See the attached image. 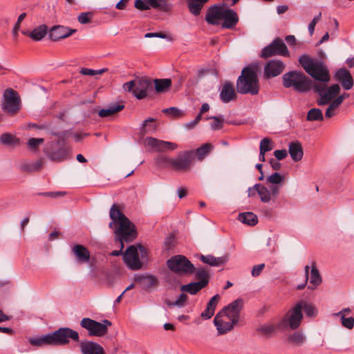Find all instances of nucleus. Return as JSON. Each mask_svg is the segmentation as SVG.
<instances>
[{
	"label": "nucleus",
	"instance_id": "obj_46",
	"mask_svg": "<svg viewBox=\"0 0 354 354\" xmlns=\"http://www.w3.org/2000/svg\"><path fill=\"white\" fill-rule=\"evenodd\" d=\"M187 298L188 297L186 294L181 293L176 301H172L168 300L166 301V304L169 307L177 306L178 308H181L185 306Z\"/></svg>",
	"mask_w": 354,
	"mask_h": 354
},
{
	"label": "nucleus",
	"instance_id": "obj_60",
	"mask_svg": "<svg viewBox=\"0 0 354 354\" xmlns=\"http://www.w3.org/2000/svg\"><path fill=\"white\" fill-rule=\"evenodd\" d=\"M78 21L82 24H86L91 21L90 12H82L77 17Z\"/></svg>",
	"mask_w": 354,
	"mask_h": 354
},
{
	"label": "nucleus",
	"instance_id": "obj_25",
	"mask_svg": "<svg viewBox=\"0 0 354 354\" xmlns=\"http://www.w3.org/2000/svg\"><path fill=\"white\" fill-rule=\"evenodd\" d=\"M219 95L223 103H229L234 100L236 97V93L233 84L229 82H225L221 87Z\"/></svg>",
	"mask_w": 354,
	"mask_h": 354
},
{
	"label": "nucleus",
	"instance_id": "obj_36",
	"mask_svg": "<svg viewBox=\"0 0 354 354\" xmlns=\"http://www.w3.org/2000/svg\"><path fill=\"white\" fill-rule=\"evenodd\" d=\"M187 7L192 14L195 16L198 15L201 13V9L203 6L209 0H188Z\"/></svg>",
	"mask_w": 354,
	"mask_h": 354
},
{
	"label": "nucleus",
	"instance_id": "obj_31",
	"mask_svg": "<svg viewBox=\"0 0 354 354\" xmlns=\"http://www.w3.org/2000/svg\"><path fill=\"white\" fill-rule=\"evenodd\" d=\"M200 259L211 266H220L227 261L226 257H215L212 255H201Z\"/></svg>",
	"mask_w": 354,
	"mask_h": 354
},
{
	"label": "nucleus",
	"instance_id": "obj_26",
	"mask_svg": "<svg viewBox=\"0 0 354 354\" xmlns=\"http://www.w3.org/2000/svg\"><path fill=\"white\" fill-rule=\"evenodd\" d=\"M221 24L223 28L232 29L239 21V17L236 12L232 9H225L223 15Z\"/></svg>",
	"mask_w": 354,
	"mask_h": 354
},
{
	"label": "nucleus",
	"instance_id": "obj_48",
	"mask_svg": "<svg viewBox=\"0 0 354 354\" xmlns=\"http://www.w3.org/2000/svg\"><path fill=\"white\" fill-rule=\"evenodd\" d=\"M44 142V140L43 138H32L28 140L27 145L30 151H36L37 150V149L39 148V145L43 144Z\"/></svg>",
	"mask_w": 354,
	"mask_h": 354
},
{
	"label": "nucleus",
	"instance_id": "obj_21",
	"mask_svg": "<svg viewBox=\"0 0 354 354\" xmlns=\"http://www.w3.org/2000/svg\"><path fill=\"white\" fill-rule=\"evenodd\" d=\"M80 347L82 354H106L104 348L95 342L82 341Z\"/></svg>",
	"mask_w": 354,
	"mask_h": 354
},
{
	"label": "nucleus",
	"instance_id": "obj_11",
	"mask_svg": "<svg viewBox=\"0 0 354 354\" xmlns=\"http://www.w3.org/2000/svg\"><path fill=\"white\" fill-rule=\"evenodd\" d=\"M111 322L108 319H104L98 322L90 318H83L80 322V326L85 328L90 336L102 337L108 332V328L111 326Z\"/></svg>",
	"mask_w": 354,
	"mask_h": 354
},
{
	"label": "nucleus",
	"instance_id": "obj_44",
	"mask_svg": "<svg viewBox=\"0 0 354 354\" xmlns=\"http://www.w3.org/2000/svg\"><path fill=\"white\" fill-rule=\"evenodd\" d=\"M322 281V277L319 274L318 270L315 266H313L310 272V283L313 284V287L311 288L310 286H309L308 288L313 289L316 288L319 284H321Z\"/></svg>",
	"mask_w": 354,
	"mask_h": 354
},
{
	"label": "nucleus",
	"instance_id": "obj_61",
	"mask_svg": "<svg viewBox=\"0 0 354 354\" xmlns=\"http://www.w3.org/2000/svg\"><path fill=\"white\" fill-rule=\"evenodd\" d=\"M337 108L338 106L335 104H334V102H332L326 111V117L331 118L333 115H335V111Z\"/></svg>",
	"mask_w": 354,
	"mask_h": 354
},
{
	"label": "nucleus",
	"instance_id": "obj_43",
	"mask_svg": "<svg viewBox=\"0 0 354 354\" xmlns=\"http://www.w3.org/2000/svg\"><path fill=\"white\" fill-rule=\"evenodd\" d=\"M297 304H300L301 312L302 313V310H304L307 316L314 317L316 315L317 310L312 304H308L305 301H301L298 302Z\"/></svg>",
	"mask_w": 354,
	"mask_h": 354
},
{
	"label": "nucleus",
	"instance_id": "obj_14",
	"mask_svg": "<svg viewBox=\"0 0 354 354\" xmlns=\"http://www.w3.org/2000/svg\"><path fill=\"white\" fill-rule=\"evenodd\" d=\"M144 145L150 150L158 152L174 151L178 148V145L168 141H164L152 137H147L144 140Z\"/></svg>",
	"mask_w": 354,
	"mask_h": 354
},
{
	"label": "nucleus",
	"instance_id": "obj_50",
	"mask_svg": "<svg viewBox=\"0 0 354 354\" xmlns=\"http://www.w3.org/2000/svg\"><path fill=\"white\" fill-rule=\"evenodd\" d=\"M273 149L272 142L269 138H264L260 142L259 151L268 152Z\"/></svg>",
	"mask_w": 354,
	"mask_h": 354
},
{
	"label": "nucleus",
	"instance_id": "obj_45",
	"mask_svg": "<svg viewBox=\"0 0 354 354\" xmlns=\"http://www.w3.org/2000/svg\"><path fill=\"white\" fill-rule=\"evenodd\" d=\"M307 120L308 121H322L324 120V115L319 109L313 108L308 111Z\"/></svg>",
	"mask_w": 354,
	"mask_h": 354
},
{
	"label": "nucleus",
	"instance_id": "obj_62",
	"mask_svg": "<svg viewBox=\"0 0 354 354\" xmlns=\"http://www.w3.org/2000/svg\"><path fill=\"white\" fill-rule=\"evenodd\" d=\"M163 113L170 115L173 117H178L180 115V111L176 107H169L163 110Z\"/></svg>",
	"mask_w": 354,
	"mask_h": 354
},
{
	"label": "nucleus",
	"instance_id": "obj_37",
	"mask_svg": "<svg viewBox=\"0 0 354 354\" xmlns=\"http://www.w3.org/2000/svg\"><path fill=\"white\" fill-rule=\"evenodd\" d=\"M239 220L243 223L248 225H255L258 223L257 216L250 212L239 214Z\"/></svg>",
	"mask_w": 354,
	"mask_h": 354
},
{
	"label": "nucleus",
	"instance_id": "obj_54",
	"mask_svg": "<svg viewBox=\"0 0 354 354\" xmlns=\"http://www.w3.org/2000/svg\"><path fill=\"white\" fill-rule=\"evenodd\" d=\"M14 137L11 134L8 133H3L0 137V142L3 145H11L12 144L14 143Z\"/></svg>",
	"mask_w": 354,
	"mask_h": 354
},
{
	"label": "nucleus",
	"instance_id": "obj_59",
	"mask_svg": "<svg viewBox=\"0 0 354 354\" xmlns=\"http://www.w3.org/2000/svg\"><path fill=\"white\" fill-rule=\"evenodd\" d=\"M322 13L319 12L317 16H315L312 21L308 25V31L310 35H312L315 30V27L317 23L321 19Z\"/></svg>",
	"mask_w": 354,
	"mask_h": 354
},
{
	"label": "nucleus",
	"instance_id": "obj_2",
	"mask_svg": "<svg viewBox=\"0 0 354 354\" xmlns=\"http://www.w3.org/2000/svg\"><path fill=\"white\" fill-rule=\"evenodd\" d=\"M70 339L77 342L79 340L78 333L70 328L63 327L41 337H31L29 339V342L35 346H62L69 343Z\"/></svg>",
	"mask_w": 354,
	"mask_h": 354
},
{
	"label": "nucleus",
	"instance_id": "obj_18",
	"mask_svg": "<svg viewBox=\"0 0 354 354\" xmlns=\"http://www.w3.org/2000/svg\"><path fill=\"white\" fill-rule=\"evenodd\" d=\"M285 68L284 63L279 59H272L268 62L263 68L265 78L270 79L280 75Z\"/></svg>",
	"mask_w": 354,
	"mask_h": 354
},
{
	"label": "nucleus",
	"instance_id": "obj_33",
	"mask_svg": "<svg viewBox=\"0 0 354 354\" xmlns=\"http://www.w3.org/2000/svg\"><path fill=\"white\" fill-rule=\"evenodd\" d=\"M173 0H148L151 8L163 12H168L172 8Z\"/></svg>",
	"mask_w": 354,
	"mask_h": 354
},
{
	"label": "nucleus",
	"instance_id": "obj_35",
	"mask_svg": "<svg viewBox=\"0 0 354 354\" xmlns=\"http://www.w3.org/2000/svg\"><path fill=\"white\" fill-rule=\"evenodd\" d=\"M254 187L257 188V192L258 193L261 202L268 203L271 201L272 197L268 188L261 184H255Z\"/></svg>",
	"mask_w": 354,
	"mask_h": 354
},
{
	"label": "nucleus",
	"instance_id": "obj_64",
	"mask_svg": "<svg viewBox=\"0 0 354 354\" xmlns=\"http://www.w3.org/2000/svg\"><path fill=\"white\" fill-rule=\"evenodd\" d=\"M349 97V94L348 93H343L342 95H339L337 97H336L333 102L338 107L342 103L344 99Z\"/></svg>",
	"mask_w": 354,
	"mask_h": 354
},
{
	"label": "nucleus",
	"instance_id": "obj_20",
	"mask_svg": "<svg viewBox=\"0 0 354 354\" xmlns=\"http://www.w3.org/2000/svg\"><path fill=\"white\" fill-rule=\"evenodd\" d=\"M76 31V29H71L63 26H55L50 29L49 37L53 41H58L71 36Z\"/></svg>",
	"mask_w": 354,
	"mask_h": 354
},
{
	"label": "nucleus",
	"instance_id": "obj_22",
	"mask_svg": "<svg viewBox=\"0 0 354 354\" xmlns=\"http://www.w3.org/2000/svg\"><path fill=\"white\" fill-rule=\"evenodd\" d=\"M214 323L219 334L227 333L232 330L234 325L236 324L223 315H219V314H217L214 317Z\"/></svg>",
	"mask_w": 354,
	"mask_h": 354
},
{
	"label": "nucleus",
	"instance_id": "obj_30",
	"mask_svg": "<svg viewBox=\"0 0 354 354\" xmlns=\"http://www.w3.org/2000/svg\"><path fill=\"white\" fill-rule=\"evenodd\" d=\"M156 120L153 118H149L144 120L140 128V133L142 136L148 133H153L157 129V124L155 122Z\"/></svg>",
	"mask_w": 354,
	"mask_h": 354
},
{
	"label": "nucleus",
	"instance_id": "obj_51",
	"mask_svg": "<svg viewBox=\"0 0 354 354\" xmlns=\"http://www.w3.org/2000/svg\"><path fill=\"white\" fill-rule=\"evenodd\" d=\"M267 182L271 184H280L283 180V177L280 173L274 172L273 174L269 176L267 179Z\"/></svg>",
	"mask_w": 354,
	"mask_h": 354
},
{
	"label": "nucleus",
	"instance_id": "obj_39",
	"mask_svg": "<svg viewBox=\"0 0 354 354\" xmlns=\"http://www.w3.org/2000/svg\"><path fill=\"white\" fill-rule=\"evenodd\" d=\"M43 165L41 160H38L34 162L24 163L20 166V169L24 172H35L41 169Z\"/></svg>",
	"mask_w": 354,
	"mask_h": 354
},
{
	"label": "nucleus",
	"instance_id": "obj_53",
	"mask_svg": "<svg viewBox=\"0 0 354 354\" xmlns=\"http://www.w3.org/2000/svg\"><path fill=\"white\" fill-rule=\"evenodd\" d=\"M341 319V323L342 325L348 328V329H352L354 327V317H346L344 315L342 317H339Z\"/></svg>",
	"mask_w": 354,
	"mask_h": 354
},
{
	"label": "nucleus",
	"instance_id": "obj_38",
	"mask_svg": "<svg viewBox=\"0 0 354 354\" xmlns=\"http://www.w3.org/2000/svg\"><path fill=\"white\" fill-rule=\"evenodd\" d=\"M153 82L157 93H164L167 91L171 85V79H155Z\"/></svg>",
	"mask_w": 354,
	"mask_h": 354
},
{
	"label": "nucleus",
	"instance_id": "obj_29",
	"mask_svg": "<svg viewBox=\"0 0 354 354\" xmlns=\"http://www.w3.org/2000/svg\"><path fill=\"white\" fill-rule=\"evenodd\" d=\"M219 298L218 295H215L210 299L207 304L206 309L201 315L203 319H209L214 315Z\"/></svg>",
	"mask_w": 354,
	"mask_h": 354
},
{
	"label": "nucleus",
	"instance_id": "obj_24",
	"mask_svg": "<svg viewBox=\"0 0 354 354\" xmlns=\"http://www.w3.org/2000/svg\"><path fill=\"white\" fill-rule=\"evenodd\" d=\"M71 250L77 263L83 264L90 261V252L84 245H75L71 248Z\"/></svg>",
	"mask_w": 354,
	"mask_h": 354
},
{
	"label": "nucleus",
	"instance_id": "obj_12",
	"mask_svg": "<svg viewBox=\"0 0 354 354\" xmlns=\"http://www.w3.org/2000/svg\"><path fill=\"white\" fill-rule=\"evenodd\" d=\"M21 100L18 93L12 89H7L3 93L2 109L11 114H16L21 108Z\"/></svg>",
	"mask_w": 354,
	"mask_h": 354
},
{
	"label": "nucleus",
	"instance_id": "obj_13",
	"mask_svg": "<svg viewBox=\"0 0 354 354\" xmlns=\"http://www.w3.org/2000/svg\"><path fill=\"white\" fill-rule=\"evenodd\" d=\"M274 55H289L287 46L280 38L274 39L261 50V57L263 58H268Z\"/></svg>",
	"mask_w": 354,
	"mask_h": 354
},
{
	"label": "nucleus",
	"instance_id": "obj_7",
	"mask_svg": "<svg viewBox=\"0 0 354 354\" xmlns=\"http://www.w3.org/2000/svg\"><path fill=\"white\" fill-rule=\"evenodd\" d=\"M323 82H314L313 89L314 92L319 95L317 102L319 106H323L328 104L339 93L340 87L338 84H333L331 86L327 87L326 83Z\"/></svg>",
	"mask_w": 354,
	"mask_h": 354
},
{
	"label": "nucleus",
	"instance_id": "obj_28",
	"mask_svg": "<svg viewBox=\"0 0 354 354\" xmlns=\"http://www.w3.org/2000/svg\"><path fill=\"white\" fill-rule=\"evenodd\" d=\"M288 153L295 162L301 160L304 152L301 145L299 142H292L288 145Z\"/></svg>",
	"mask_w": 354,
	"mask_h": 354
},
{
	"label": "nucleus",
	"instance_id": "obj_15",
	"mask_svg": "<svg viewBox=\"0 0 354 354\" xmlns=\"http://www.w3.org/2000/svg\"><path fill=\"white\" fill-rule=\"evenodd\" d=\"M243 304V302L241 299H237L228 306L224 307L218 314L232 320L234 323H238Z\"/></svg>",
	"mask_w": 354,
	"mask_h": 354
},
{
	"label": "nucleus",
	"instance_id": "obj_17",
	"mask_svg": "<svg viewBox=\"0 0 354 354\" xmlns=\"http://www.w3.org/2000/svg\"><path fill=\"white\" fill-rule=\"evenodd\" d=\"M303 319L302 313L300 310V304H296L287 313L282 323L284 326H289L292 329H297L301 324Z\"/></svg>",
	"mask_w": 354,
	"mask_h": 354
},
{
	"label": "nucleus",
	"instance_id": "obj_56",
	"mask_svg": "<svg viewBox=\"0 0 354 354\" xmlns=\"http://www.w3.org/2000/svg\"><path fill=\"white\" fill-rule=\"evenodd\" d=\"M171 160L172 158H169L165 156H160L156 158V162L158 165L167 167L168 165H171Z\"/></svg>",
	"mask_w": 354,
	"mask_h": 354
},
{
	"label": "nucleus",
	"instance_id": "obj_6",
	"mask_svg": "<svg viewBox=\"0 0 354 354\" xmlns=\"http://www.w3.org/2000/svg\"><path fill=\"white\" fill-rule=\"evenodd\" d=\"M122 88L125 91L132 93L138 100H142L152 90L153 84L151 80L141 77L124 83Z\"/></svg>",
	"mask_w": 354,
	"mask_h": 354
},
{
	"label": "nucleus",
	"instance_id": "obj_57",
	"mask_svg": "<svg viewBox=\"0 0 354 354\" xmlns=\"http://www.w3.org/2000/svg\"><path fill=\"white\" fill-rule=\"evenodd\" d=\"M265 266V263H261L254 266L251 271L252 276L254 277L259 276L262 272L263 270L264 269Z\"/></svg>",
	"mask_w": 354,
	"mask_h": 354
},
{
	"label": "nucleus",
	"instance_id": "obj_23",
	"mask_svg": "<svg viewBox=\"0 0 354 354\" xmlns=\"http://www.w3.org/2000/svg\"><path fill=\"white\" fill-rule=\"evenodd\" d=\"M335 77L337 81L341 83L345 90H350L353 86V80L351 73L345 68L338 70L335 75Z\"/></svg>",
	"mask_w": 354,
	"mask_h": 354
},
{
	"label": "nucleus",
	"instance_id": "obj_42",
	"mask_svg": "<svg viewBox=\"0 0 354 354\" xmlns=\"http://www.w3.org/2000/svg\"><path fill=\"white\" fill-rule=\"evenodd\" d=\"M214 148L210 143H205L196 150V155L198 160H202Z\"/></svg>",
	"mask_w": 354,
	"mask_h": 354
},
{
	"label": "nucleus",
	"instance_id": "obj_5",
	"mask_svg": "<svg viewBox=\"0 0 354 354\" xmlns=\"http://www.w3.org/2000/svg\"><path fill=\"white\" fill-rule=\"evenodd\" d=\"M283 86L285 88H293L299 93L309 91L313 86L312 80L302 72L295 71H289L282 77Z\"/></svg>",
	"mask_w": 354,
	"mask_h": 354
},
{
	"label": "nucleus",
	"instance_id": "obj_63",
	"mask_svg": "<svg viewBox=\"0 0 354 354\" xmlns=\"http://www.w3.org/2000/svg\"><path fill=\"white\" fill-rule=\"evenodd\" d=\"M274 155L277 160H281L287 157L288 152L286 149L275 150Z\"/></svg>",
	"mask_w": 354,
	"mask_h": 354
},
{
	"label": "nucleus",
	"instance_id": "obj_34",
	"mask_svg": "<svg viewBox=\"0 0 354 354\" xmlns=\"http://www.w3.org/2000/svg\"><path fill=\"white\" fill-rule=\"evenodd\" d=\"M124 108V106L122 104H110L107 108L101 109L98 115L101 118H106L122 111Z\"/></svg>",
	"mask_w": 354,
	"mask_h": 354
},
{
	"label": "nucleus",
	"instance_id": "obj_40",
	"mask_svg": "<svg viewBox=\"0 0 354 354\" xmlns=\"http://www.w3.org/2000/svg\"><path fill=\"white\" fill-rule=\"evenodd\" d=\"M48 28L45 25L39 26L35 28L30 33V37L35 40L40 41L47 34Z\"/></svg>",
	"mask_w": 354,
	"mask_h": 354
},
{
	"label": "nucleus",
	"instance_id": "obj_32",
	"mask_svg": "<svg viewBox=\"0 0 354 354\" xmlns=\"http://www.w3.org/2000/svg\"><path fill=\"white\" fill-rule=\"evenodd\" d=\"M206 286V281L192 282L186 285H183L180 287V290L183 292H189L190 295H195Z\"/></svg>",
	"mask_w": 354,
	"mask_h": 354
},
{
	"label": "nucleus",
	"instance_id": "obj_1",
	"mask_svg": "<svg viewBox=\"0 0 354 354\" xmlns=\"http://www.w3.org/2000/svg\"><path fill=\"white\" fill-rule=\"evenodd\" d=\"M109 216L111 222L109 226L113 228V225L118 227L115 229V241L120 245V250H113L111 254L112 256H119L122 254L124 248V243L133 241L137 236V232L135 225L122 212L117 204H113L109 211Z\"/></svg>",
	"mask_w": 354,
	"mask_h": 354
},
{
	"label": "nucleus",
	"instance_id": "obj_8",
	"mask_svg": "<svg viewBox=\"0 0 354 354\" xmlns=\"http://www.w3.org/2000/svg\"><path fill=\"white\" fill-rule=\"evenodd\" d=\"M44 152L51 160L62 162L67 159L69 149L64 142L57 140L47 142L44 148Z\"/></svg>",
	"mask_w": 354,
	"mask_h": 354
},
{
	"label": "nucleus",
	"instance_id": "obj_4",
	"mask_svg": "<svg viewBox=\"0 0 354 354\" xmlns=\"http://www.w3.org/2000/svg\"><path fill=\"white\" fill-rule=\"evenodd\" d=\"M299 62L305 71L317 80V82H329L328 70L322 62L314 59L307 55H301Z\"/></svg>",
	"mask_w": 354,
	"mask_h": 354
},
{
	"label": "nucleus",
	"instance_id": "obj_58",
	"mask_svg": "<svg viewBox=\"0 0 354 354\" xmlns=\"http://www.w3.org/2000/svg\"><path fill=\"white\" fill-rule=\"evenodd\" d=\"M26 13H21L18 17L17 21L15 24V26H14V28L12 29V35H13L14 37H17V36L18 30L20 28V24L24 19V18L26 17Z\"/></svg>",
	"mask_w": 354,
	"mask_h": 354
},
{
	"label": "nucleus",
	"instance_id": "obj_52",
	"mask_svg": "<svg viewBox=\"0 0 354 354\" xmlns=\"http://www.w3.org/2000/svg\"><path fill=\"white\" fill-rule=\"evenodd\" d=\"M274 329L275 328L273 325L266 324L260 326L257 328V331L263 335H270Z\"/></svg>",
	"mask_w": 354,
	"mask_h": 354
},
{
	"label": "nucleus",
	"instance_id": "obj_16",
	"mask_svg": "<svg viewBox=\"0 0 354 354\" xmlns=\"http://www.w3.org/2000/svg\"><path fill=\"white\" fill-rule=\"evenodd\" d=\"M194 151H185L172 158L171 167L176 171H187L191 166Z\"/></svg>",
	"mask_w": 354,
	"mask_h": 354
},
{
	"label": "nucleus",
	"instance_id": "obj_10",
	"mask_svg": "<svg viewBox=\"0 0 354 354\" xmlns=\"http://www.w3.org/2000/svg\"><path fill=\"white\" fill-rule=\"evenodd\" d=\"M167 265L171 271L183 275L192 274L196 270L190 261L183 255L171 257L167 260Z\"/></svg>",
	"mask_w": 354,
	"mask_h": 354
},
{
	"label": "nucleus",
	"instance_id": "obj_9",
	"mask_svg": "<svg viewBox=\"0 0 354 354\" xmlns=\"http://www.w3.org/2000/svg\"><path fill=\"white\" fill-rule=\"evenodd\" d=\"M143 258L147 254L145 248L142 245L128 247L123 254V259L127 267L132 270H137L142 268L139 255Z\"/></svg>",
	"mask_w": 354,
	"mask_h": 354
},
{
	"label": "nucleus",
	"instance_id": "obj_41",
	"mask_svg": "<svg viewBox=\"0 0 354 354\" xmlns=\"http://www.w3.org/2000/svg\"><path fill=\"white\" fill-rule=\"evenodd\" d=\"M305 340V335L299 331L294 333L288 337V342L294 346H301Z\"/></svg>",
	"mask_w": 354,
	"mask_h": 354
},
{
	"label": "nucleus",
	"instance_id": "obj_19",
	"mask_svg": "<svg viewBox=\"0 0 354 354\" xmlns=\"http://www.w3.org/2000/svg\"><path fill=\"white\" fill-rule=\"evenodd\" d=\"M225 9L226 8L216 4L211 6L208 9L205 17L206 21L212 25H219Z\"/></svg>",
	"mask_w": 354,
	"mask_h": 354
},
{
	"label": "nucleus",
	"instance_id": "obj_47",
	"mask_svg": "<svg viewBox=\"0 0 354 354\" xmlns=\"http://www.w3.org/2000/svg\"><path fill=\"white\" fill-rule=\"evenodd\" d=\"M213 120V122L211 124V128L212 130H218L223 127V123L224 118L223 115L212 116L207 118V120Z\"/></svg>",
	"mask_w": 354,
	"mask_h": 354
},
{
	"label": "nucleus",
	"instance_id": "obj_49",
	"mask_svg": "<svg viewBox=\"0 0 354 354\" xmlns=\"http://www.w3.org/2000/svg\"><path fill=\"white\" fill-rule=\"evenodd\" d=\"M209 276V271L205 268H199L196 270V277L199 280L198 281H206L207 284Z\"/></svg>",
	"mask_w": 354,
	"mask_h": 354
},
{
	"label": "nucleus",
	"instance_id": "obj_3",
	"mask_svg": "<svg viewBox=\"0 0 354 354\" xmlns=\"http://www.w3.org/2000/svg\"><path fill=\"white\" fill-rule=\"evenodd\" d=\"M236 91L240 94H258L259 83L256 70L252 66L245 67L236 81Z\"/></svg>",
	"mask_w": 354,
	"mask_h": 354
},
{
	"label": "nucleus",
	"instance_id": "obj_27",
	"mask_svg": "<svg viewBox=\"0 0 354 354\" xmlns=\"http://www.w3.org/2000/svg\"><path fill=\"white\" fill-rule=\"evenodd\" d=\"M135 280L145 290H149L152 287L157 286L158 283V278L152 274L139 275L136 277Z\"/></svg>",
	"mask_w": 354,
	"mask_h": 354
},
{
	"label": "nucleus",
	"instance_id": "obj_55",
	"mask_svg": "<svg viewBox=\"0 0 354 354\" xmlns=\"http://www.w3.org/2000/svg\"><path fill=\"white\" fill-rule=\"evenodd\" d=\"M135 8L139 10L144 11L149 10L151 8V6L148 3V0H147V2H145L142 0H136Z\"/></svg>",
	"mask_w": 354,
	"mask_h": 354
}]
</instances>
